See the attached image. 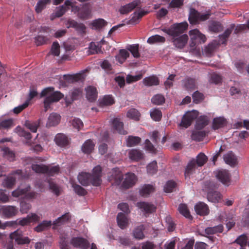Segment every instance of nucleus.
Here are the masks:
<instances>
[{
	"label": "nucleus",
	"instance_id": "1",
	"mask_svg": "<svg viewBox=\"0 0 249 249\" xmlns=\"http://www.w3.org/2000/svg\"><path fill=\"white\" fill-rule=\"evenodd\" d=\"M188 26L187 22H182L174 24L170 28L163 31L173 37L172 42L177 48H182L187 43L188 36L186 34L180 35L187 30Z\"/></svg>",
	"mask_w": 249,
	"mask_h": 249
},
{
	"label": "nucleus",
	"instance_id": "2",
	"mask_svg": "<svg viewBox=\"0 0 249 249\" xmlns=\"http://www.w3.org/2000/svg\"><path fill=\"white\" fill-rule=\"evenodd\" d=\"M54 88L48 87L43 89L40 93V97H43L49 93L53 92L49 96L45 98L44 101V107L45 111H47L50 107L52 103L58 102L60 99L63 98V94L60 91H53Z\"/></svg>",
	"mask_w": 249,
	"mask_h": 249
},
{
	"label": "nucleus",
	"instance_id": "3",
	"mask_svg": "<svg viewBox=\"0 0 249 249\" xmlns=\"http://www.w3.org/2000/svg\"><path fill=\"white\" fill-rule=\"evenodd\" d=\"M198 115V111L195 110L187 112L182 117L180 126L185 128L188 127L197 118Z\"/></svg>",
	"mask_w": 249,
	"mask_h": 249
},
{
	"label": "nucleus",
	"instance_id": "4",
	"mask_svg": "<svg viewBox=\"0 0 249 249\" xmlns=\"http://www.w3.org/2000/svg\"><path fill=\"white\" fill-rule=\"evenodd\" d=\"M10 238L18 245L28 244L30 242V239L28 237L24 236L22 231L20 229L12 232L10 234Z\"/></svg>",
	"mask_w": 249,
	"mask_h": 249
},
{
	"label": "nucleus",
	"instance_id": "5",
	"mask_svg": "<svg viewBox=\"0 0 249 249\" xmlns=\"http://www.w3.org/2000/svg\"><path fill=\"white\" fill-rule=\"evenodd\" d=\"M191 39L192 40L191 46L196 45V44L204 43L206 41V37L197 29H194L189 32Z\"/></svg>",
	"mask_w": 249,
	"mask_h": 249
},
{
	"label": "nucleus",
	"instance_id": "6",
	"mask_svg": "<svg viewBox=\"0 0 249 249\" xmlns=\"http://www.w3.org/2000/svg\"><path fill=\"white\" fill-rule=\"evenodd\" d=\"M123 175L119 168H113L111 171V175L109 177L108 180L111 182L112 185H120L123 180Z\"/></svg>",
	"mask_w": 249,
	"mask_h": 249
},
{
	"label": "nucleus",
	"instance_id": "7",
	"mask_svg": "<svg viewBox=\"0 0 249 249\" xmlns=\"http://www.w3.org/2000/svg\"><path fill=\"white\" fill-rule=\"evenodd\" d=\"M136 206L144 213L146 217L147 215L155 212L156 210V207L154 204L144 201L138 202Z\"/></svg>",
	"mask_w": 249,
	"mask_h": 249
},
{
	"label": "nucleus",
	"instance_id": "8",
	"mask_svg": "<svg viewBox=\"0 0 249 249\" xmlns=\"http://www.w3.org/2000/svg\"><path fill=\"white\" fill-rule=\"evenodd\" d=\"M1 215L7 218L15 216L18 212V208L14 206L5 205L1 206Z\"/></svg>",
	"mask_w": 249,
	"mask_h": 249
},
{
	"label": "nucleus",
	"instance_id": "9",
	"mask_svg": "<svg viewBox=\"0 0 249 249\" xmlns=\"http://www.w3.org/2000/svg\"><path fill=\"white\" fill-rule=\"evenodd\" d=\"M70 243L74 247L81 249H88L90 245L87 239L80 237L72 238Z\"/></svg>",
	"mask_w": 249,
	"mask_h": 249
},
{
	"label": "nucleus",
	"instance_id": "10",
	"mask_svg": "<svg viewBox=\"0 0 249 249\" xmlns=\"http://www.w3.org/2000/svg\"><path fill=\"white\" fill-rule=\"evenodd\" d=\"M30 188H25L24 189H20V188H17V189L13 191L12 195L14 197H19L22 195H25L27 198H33L36 196V194L34 192H29L28 189Z\"/></svg>",
	"mask_w": 249,
	"mask_h": 249
},
{
	"label": "nucleus",
	"instance_id": "11",
	"mask_svg": "<svg viewBox=\"0 0 249 249\" xmlns=\"http://www.w3.org/2000/svg\"><path fill=\"white\" fill-rule=\"evenodd\" d=\"M102 171V167L100 165H97L93 169L91 174L93 186H98L101 185Z\"/></svg>",
	"mask_w": 249,
	"mask_h": 249
},
{
	"label": "nucleus",
	"instance_id": "12",
	"mask_svg": "<svg viewBox=\"0 0 249 249\" xmlns=\"http://www.w3.org/2000/svg\"><path fill=\"white\" fill-rule=\"evenodd\" d=\"M218 180L224 185L229 186L231 182V175L229 172L226 170H221L217 172L216 175Z\"/></svg>",
	"mask_w": 249,
	"mask_h": 249
},
{
	"label": "nucleus",
	"instance_id": "13",
	"mask_svg": "<svg viewBox=\"0 0 249 249\" xmlns=\"http://www.w3.org/2000/svg\"><path fill=\"white\" fill-rule=\"evenodd\" d=\"M71 215L70 213H66L58 217L53 223V228L56 229L58 227L66 224L71 222Z\"/></svg>",
	"mask_w": 249,
	"mask_h": 249
},
{
	"label": "nucleus",
	"instance_id": "14",
	"mask_svg": "<svg viewBox=\"0 0 249 249\" xmlns=\"http://www.w3.org/2000/svg\"><path fill=\"white\" fill-rule=\"evenodd\" d=\"M141 1L140 0H135L132 2L122 6L119 9V12L121 14H127L131 12L135 8L140 6Z\"/></svg>",
	"mask_w": 249,
	"mask_h": 249
},
{
	"label": "nucleus",
	"instance_id": "15",
	"mask_svg": "<svg viewBox=\"0 0 249 249\" xmlns=\"http://www.w3.org/2000/svg\"><path fill=\"white\" fill-rule=\"evenodd\" d=\"M22 174L21 170H17L13 172V173L9 176L5 178L2 181V185L3 187H12L14 186L16 182V178L14 177V175L17 174L20 175Z\"/></svg>",
	"mask_w": 249,
	"mask_h": 249
},
{
	"label": "nucleus",
	"instance_id": "16",
	"mask_svg": "<svg viewBox=\"0 0 249 249\" xmlns=\"http://www.w3.org/2000/svg\"><path fill=\"white\" fill-rule=\"evenodd\" d=\"M207 193V199L212 202L216 203L222 198L221 194L215 190L214 188H209Z\"/></svg>",
	"mask_w": 249,
	"mask_h": 249
},
{
	"label": "nucleus",
	"instance_id": "17",
	"mask_svg": "<svg viewBox=\"0 0 249 249\" xmlns=\"http://www.w3.org/2000/svg\"><path fill=\"white\" fill-rule=\"evenodd\" d=\"M79 182L84 186L92 185L91 174L89 173L82 172L78 176Z\"/></svg>",
	"mask_w": 249,
	"mask_h": 249
},
{
	"label": "nucleus",
	"instance_id": "18",
	"mask_svg": "<svg viewBox=\"0 0 249 249\" xmlns=\"http://www.w3.org/2000/svg\"><path fill=\"white\" fill-rule=\"evenodd\" d=\"M137 181V177L134 173H127L121 187H132L135 184Z\"/></svg>",
	"mask_w": 249,
	"mask_h": 249
},
{
	"label": "nucleus",
	"instance_id": "19",
	"mask_svg": "<svg viewBox=\"0 0 249 249\" xmlns=\"http://www.w3.org/2000/svg\"><path fill=\"white\" fill-rule=\"evenodd\" d=\"M61 116L56 113L50 114L46 123V127H50L58 125L60 121Z\"/></svg>",
	"mask_w": 249,
	"mask_h": 249
},
{
	"label": "nucleus",
	"instance_id": "20",
	"mask_svg": "<svg viewBox=\"0 0 249 249\" xmlns=\"http://www.w3.org/2000/svg\"><path fill=\"white\" fill-rule=\"evenodd\" d=\"M195 210L197 214L206 215L209 213L208 205L203 202H199L195 206Z\"/></svg>",
	"mask_w": 249,
	"mask_h": 249
},
{
	"label": "nucleus",
	"instance_id": "21",
	"mask_svg": "<svg viewBox=\"0 0 249 249\" xmlns=\"http://www.w3.org/2000/svg\"><path fill=\"white\" fill-rule=\"evenodd\" d=\"M86 97L90 102H94L97 98V91L95 87L89 86L86 89Z\"/></svg>",
	"mask_w": 249,
	"mask_h": 249
},
{
	"label": "nucleus",
	"instance_id": "22",
	"mask_svg": "<svg viewBox=\"0 0 249 249\" xmlns=\"http://www.w3.org/2000/svg\"><path fill=\"white\" fill-rule=\"evenodd\" d=\"M91 14V9L88 3L84 4L83 6L80 8V10L77 16L79 18L82 19H88L89 18Z\"/></svg>",
	"mask_w": 249,
	"mask_h": 249
},
{
	"label": "nucleus",
	"instance_id": "23",
	"mask_svg": "<svg viewBox=\"0 0 249 249\" xmlns=\"http://www.w3.org/2000/svg\"><path fill=\"white\" fill-rule=\"evenodd\" d=\"M227 121L223 117H217L213 118L212 123V128L216 130L225 126Z\"/></svg>",
	"mask_w": 249,
	"mask_h": 249
},
{
	"label": "nucleus",
	"instance_id": "24",
	"mask_svg": "<svg viewBox=\"0 0 249 249\" xmlns=\"http://www.w3.org/2000/svg\"><path fill=\"white\" fill-rule=\"evenodd\" d=\"M113 128L120 134L126 135L127 132L124 129V124L117 118H114L112 122Z\"/></svg>",
	"mask_w": 249,
	"mask_h": 249
},
{
	"label": "nucleus",
	"instance_id": "25",
	"mask_svg": "<svg viewBox=\"0 0 249 249\" xmlns=\"http://www.w3.org/2000/svg\"><path fill=\"white\" fill-rule=\"evenodd\" d=\"M209 122L208 116L206 115H202L198 117L196 121L195 125L196 129L197 130H201L207 126Z\"/></svg>",
	"mask_w": 249,
	"mask_h": 249
},
{
	"label": "nucleus",
	"instance_id": "26",
	"mask_svg": "<svg viewBox=\"0 0 249 249\" xmlns=\"http://www.w3.org/2000/svg\"><path fill=\"white\" fill-rule=\"evenodd\" d=\"M225 162L231 166H234L237 162V159L234 154L230 151L223 156Z\"/></svg>",
	"mask_w": 249,
	"mask_h": 249
},
{
	"label": "nucleus",
	"instance_id": "27",
	"mask_svg": "<svg viewBox=\"0 0 249 249\" xmlns=\"http://www.w3.org/2000/svg\"><path fill=\"white\" fill-rule=\"evenodd\" d=\"M56 144L60 147H65L69 144V140L67 137L63 134H57L54 138Z\"/></svg>",
	"mask_w": 249,
	"mask_h": 249
},
{
	"label": "nucleus",
	"instance_id": "28",
	"mask_svg": "<svg viewBox=\"0 0 249 249\" xmlns=\"http://www.w3.org/2000/svg\"><path fill=\"white\" fill-rule=\"evenodd\" d=\"M71 5V1L70 0H66L64 5L58 8L55 12V16L58 18L62 17L70 9V6Z\"/></svg>",
	"mask_w": 249,
	"mask_h": 249
},
{
	"label": "nucleus",
	"instance_id": "29",
	"mask_svg": "<svg viewBox=\"0 0 249 249\" xmlns=\"http://www.w3.org/2000/svg\"><path fill=\"white\" fill-rule=\"evenodd\" d=\"M196 168V160L192 159L188 163L185 170L184 176L185 178H190V175H192L195 171Z\"/></svg>",
	"mask_w": 249,
	"mask_h": 249
},
{
	"label": "nucleus",
	"instance_id": "30",
	"mask_svg": "<svg viewBox=\"0 0 249 249\" xmlns=\"http://www.w3.org/2000/svg\"><path fill=\"white\" fill-rule=\"evenodd\" d=\"M117 222L118 226L122 229H124L128 225V219L123 213H119L117 216Z\"/></svg>",
	"mask_w": 249,
	"mask_h": 249
},
{
	"label": "nucleus",
	"instance_id": "31",
	"mask_svg": "<svg viewBox=\"0 0 249 249\" xmlns=\"http://www.w3.org/2000/svg\"><path fill=\"white\" fill-rule=\"evenodd\" d=\"M51 38L50 34L49 36L40 34L35 37V42L37 46H41L50 43Z\"/></svg>",
	"mask_w": 249,
	"mask_h": 249
},
{
	"label": "nucleus",
	"instance_id": "32",
	"mask_svg": "<svg viewBox=\"0 0 249 249\" xmlns=\"http://www.w3.org/2000/svg\"><path fill=\"white\" fill-rule=\"evenodd\" d=\"M206 136L204 130H197L193 131L191 135V139L196 142H200L203 140Z\"/></svg>",
	"mask_w": 249,
	"mask_h": 249
},
{
	"label": "nucleus",
	"instance_id": "33",
	"mask_svg": "<svg viewBox=\"0 0 249 249\" xmlns=\"http://www.w3.org/2000/svg\"><path fill=\"white\" fill-rule=\"evenodd\" d=\"M95 144L93 142L90 140H87L82 146V151L85 154H90L93 150Z\"/></svg>",
	"mask_w": 249,
	"mask_h": 249
},
{
	"label": "nucleus",
	"instance_id": "34",
	"mask_svg": "<svg viewBox=\"0 0 249 249\" xmlns=\"http://www.w3.org/2000/svg\"><path fill=\"white\" fill-rule=\"evenodd\" d=\"M144 230V226L142 224H141L135 228L133 232L134 238L138 240L143 239L145 237L143 233V231Z\"/></svg>",
	"mask_w": 249,
	"mask_h": 249
},
{
	"label": "nucleus",
	"instance_id": "35",
	"mask_svg": "<svg viewBox=\"0 0 249 249\" xmlns=\"http://www.w3.org/2000/svg\"><path fill=\"white\" fill-rule=\"evenodd\" d=\"M223 231V226L219 224L213 227H208L205 230V233L207 235L214 234L217 233H221Z\"/></svg>",
	"mask_w": 249,
	"mask_h": 249
},
{
	"label": "nucleus",
	"instance_id": "36",
	"mask_svg": "<svg viewBox=\"0 0 249 249\" xmlns=\"http://www.w3.org/2000/svg\"><path fill=\"white\" fill-rule=\"evenodd\" d=\"M200 13L194 8L190 9L189 20L191 24H196L199 21Z\"/></svg>",
	"mask_w": 249,
	"mask_h": 249
},
{
	"label": "nucleus",
	"instance_id": "37",
	"mask_svg": "<svg viewBox=\"0 0 249 249\" xmlns=\"http://www.w3.org/2000/svg\"><path fill=\"white\" fill-rule=\"evenodd\" d=\"M59 245L60 249H69V235L66 233H61Z\"/></svg>",
	"mask_w": 249,
	"mask_h": 249
},
{
	"label": "nucleus",
	"instance_id": "38",
	"mask_svg": "<svg viewBox=\"0 0 249 249\" xmlns=\"http://www.w3.org/2000/svg\"><path fill=\"white\" fill-rule=\"evenodd\" d=\"M141 142L139 137L129 136L126 139V144L128 147H133L137 145Z\"/></svg>",
	"mask_w": 249,
	"mask_h": 249
},
{
	"label": "nucleus",
	"instance_id": "39",
	"mask_svg": "<svg viewBox=\"0 0 249 249\" xmlns=\"http://www.w3.org/2000/svg\"><path fill=\"white\" fill-rule=\"evenodd\" d=\"M114 103V100L113 97L110 95H105L103 98L99 100V105L100 107L111 106Z\"/></svg>",
	"mask_w": 249,
	"mask_h": 249
},
{
	"label": "nucleus",
	"instance_id": "40",
	"mask_svg": "<svg viewBox=\"0 0 249 249\" xmlns=\"http://www.w3.org/2000/svg\"><path fill=\"white\" fill-rule=\"evenodd\" d=\"M143 84L146 86H157L159 84V80L155 76L145 77L143 79Z\"/></svg>",
	"mask_w": 249,
	"mask_h": 249
},
{
	"label": "nucleus",
	"instance_id": "41",
	"mask_svg": "<svg viewBox=\"0 0 249 249\" xmlns=\"http://www.w3.org/2000/svg\"><path fill=\"white\" fill-rule=\"evenodd\" d=\"M53 223L51 221L44 220L34 228V230L37 232H41L46 230L50 228Z\"/></svg>",
	"mask_w": 249,
	"mask_h": 249
},
{
	"label": "nucleus",
	"instance_id": "42",
	"mask_svg": "<svg viewBox=\"0 0 249 249\" xmlns=\"http://www.w3.org/2000/svg\"><path fill=\"white\" fill-rule=\"evenodd\" d=\"M129 156L131 160L138 161L143 158V155L139 150L132 149L129 152Z\"/></svg>",
	"mask_w": 249,
	"mask_h": 249
},
{
	"label": "nucleus",
	"instance_id": "43",
	"mask_svg": "<svg viewBox=\"0 0 249 249\" xmlns=\"http://www.w3.org/2000/svg\"><path fill=\"white\" fill-rule=\"evenodd\" d=\"M147 11H141L139 12H134L133 17L129 20V22L131 24H136L138 22V21L143 16L148 14Z\"/></svg>",
	"mask_w": 249,
	"mask_h": 249
},
{
	"label": "nucleus",
	"instance_id": "44",
	"mask_svg": "<svg viewBox=\"0 0 249 249\" xmlns=\"http://www.w3.org/2000/svg\"><path fill=\"white\" fill-rule=\"evenodd\" d=\"M24 125L32 132L36 133L39 126V122L38 121L31 122L26 120L25 121Z\"/></svg>",
	"mask_w": 249,
	"mask_h": 249
},
{
	"label": "nucleus",
	"instance_id": "45",
	"mask_svg": "<svg viewBox=\"0 0 249 249\" xmlns=\"http://www.w3.org/2000/svg\"><path fill=\"white\" fill-rule=\"evenodd\" d=\"M129 56V53L124 49L120 50L119 53L116 56V59L120 63L123 64Z\"/></svg>",
	"mask_w": 249,
	"mask_h": 249
},
{
	"label": "nucleus",
	"instance_id": "46",
	"mask_svg": "<svg viewBox=\"0 0 249 249\" xmlns=\"http://www.w3.org/2000/svg\"><path fill=\"white\" fill-rule=\"evenodd\" d=\"M107 24V22L103 18H98L93 21L91 23L92 28L99 30L104 27Z\"/></svg>",
	"mask_w": 249,
	"mask_h": 249
},
{
	"label": "nucleus",
	"instance_id": "47",
	"mask_svg": "<svg viewBox=\"0 0 249 249\" xmlns=\"http://www.w3.org/2000/svg\"><path fill=\"white\" fill-rule=\"evenodd\" d=\"M51 0H39L35 7V11L37 13H41L44 9L47 4L51 3Z\"/></svg>",
	"mask_w": 249,
	"mask_h": 249
},
{
	"label": "nucleus",
	"instance_id": "48",
	"mask_svg": "<svg viewBox=\"0 0 249 249\" xmlns=\"http://www.w3.org/2000/svg\"><path fill=\"white\" fill-rule=\"evenodd\" d=\"M165 41L164 37L159 35H156L149 37L147 40L149 44H152L156 43H163Z\"/></svg>",
	"mask_w": 249,
	"mask_h": 249
},
{
	"label": "nucleus",
	"instance_id": "49",
	"mask_svg": "<svg viewBox=\"0 0 249 249\" xmlns=\"http://www.w3.org/2000/svg\"><path fill=\"white\" fill-rule=\"evenodd\" d=\"M222 28L221 24L218 21H212L209 25V29L210 31L214 33H218Z\"/></svg>",
	"mask_w": 249,
	"mask_h": 249
},
{
	"label": "nucleus",
	"instance_id": "50",
	"mask_svg": "<svg viewBox=\"0 0 249 249\" xmlns=\"http://www.w3.org/2000/svg\"><path fill=\"white\" fill-rule=\"evenodd\" d=\"M183 83L187 90H194L196 88V80L194 78H186L183 81Z\"/></svg>",
	"mask_w": 249,
	"mask_h": 249
},
{
	"label": "nucleus",
	"instance_id": "51",
	"mask_svg": "<svg viewBox=\"0 0 249 249\" xmlns=\"http://www.w3.org/2000/svg\"><path fill=\"white\" fill-rule=\"evenodd\" d=\"M127 49L130 52L134 57L136 58L140 57V54L139 52V45L138 44L130 45L127 47Z\"/></svg>",
	"mask_w": 249,
	"mask_h": 249
},
{
	"label": "nucleus",
	"instance_id": "52",
	"mask_svg": "<svg viewBox=\"0 0 249 249\" xmlns=\"http://www.w3.org/2000/svg\"><path fill=\"white\" fill-rule=\"evenodd\" d=\"M101 46L99 45H96L94 42L90 43L89 49L90 52V54H98L100 53H102L103 52L101 50Z\"/></svg>",
	"mask_w": 249,
	"mask_h": 249
},
{
	"label": "nucleus",
	"instance_id": "53",
	"mask_svg": "<svg viewBox=\"0 0 249 249\" xmlns=\"http://www.w3.org/2000/svg\"><path fill=\"white\" fill-rule=\"evenodd\" d=\"M208 160L207 157L203 153H199L196 157V164L199 167L202 166Z\"/></svg>",
	"mask_w": 249,
	"mask_h": 249
},
{
	"label": "nucleus",
	"instance_id": "54",
	"mask_svg": "<svg viewBox=\"0 0 249 249\" xmlns=\"http://www.w3.org/2000/svg\"><path fill=\"white\" fill-rule=\"evenodd\" d=\"M126 116L128 118L138 121L140 117V113L135 108H131L127 112Z\"/></svg>",
	"mask_w": 249,
	"mask_h": 249
},
{
	"label": "nucleus",
	"instance_id": "55",
	"mask_svg": "<svg viewBox=\"0 0 249 249\" xmlns=\"http://www.w3.org/2000/svg\"><path fill=\"white\" fill-rule=\"evenodd\" d=\"M165 98L161 94H156L154 95L151 99L152 103L156 105H162L165 102Z\"/></svg>",
	"mask_w": 249,
	"mask_h": 249
},
{
	"label": "nucleus",
	"instance_id": "56",
	"mask_svg": "<svg viewBox=\"0 0 249 249\" xmlns=\"http://www.w3.org/2000/svg\"><path fill=\"white\" fill-rule=\"evenodd\" d=\"M150 116L155 121H159L162 116L161 111L158 108H154L150 111Z\"/></svg>",
	"mask_w": 249,
	"mask_h": 249
},
{
	"label": "nucleus",
	"instance_id": "57",
	"mask_svg": "<svg viewBox=\"0 0 249 249\" xmlns=\"http://www.w3.org/2000/svg\"><path fill=\"white\" fill-rule=\"evenodd\" d=\"M179 212L186 218H189L191 216L187 205L185 204H180L178 208Z\"/></svg>",
	"mask_w": 249,
	"mask_h": 249
},
{
	"label": "nucleus",
	"instance_id": "58",
	"mask_svg": "<svg viewBox=\"0 0 249 249\" xmlns=\"http://www.w3.org/2000/svg\"><path fill=\"white\" fill-rule=\"evenodd\" d=\"M16 131L18 133L20 136L24 137L27 140H29L32 138L31 134L24 130L20 126H18L16 128Z\"/></svg>",
	"mask_w": 249,
	"mask_h": 249
},
{
	"label": "nucleus",
	"instance_id": "59",
	"mask_svg": "<svg viewBox=\"0 0 249 249\" xmlns=\"http://www.w3.org/2000/svg\"><path fill=\"white\" fill-rule=\"evenodd\" d=\"M32 169L37 173L45 174V172L47 171V166L43 164H33Z\"/></svg>",
	"mask_w": 249,
	"mask_h": 249
},
{
	"label": "nucleus",
	"instance_id": "60",
	"mask_svg": "<svg viewBox=\"0 0 249 249\" xmlns=\"http://www.w3.org/2000/svg\"><path fill=\"white\" fill-rule=\"evenodd\" d=\"M47 171L45 172L47 175L49 176H53L59 174L60 172V168L58 165L54 166H47Z\"/></svg>",
	"mask_w": 249,
	"mask_h": 249
},
{
	"label": "nucleus",
	"instance_id": "61",
	"mask_svg": "<svg viewBox=\"0 0 249 249\" xmlns=\"http://www.w3.org/2000/svg\"><path fill=\"white\" fill-rule=\"evenodd\" d=\"M158 170V166L157 161L154 160L150 163L147 166V173L150 175H153L157 173Z\"/></svg>",
	"mask_w": 249,
	"mask_h": 249
},
{
	"label": "nucleus",
	"instance_id": "62",
	"mask_svg": "<svg viewBox=\"0 0 249 249\" xmlns=\"http://www.w3.org/2000/svg\"><path fill=\"white\" fill-rule=\"evenodd\" d=\"M50 54H52L54 56H58L60 54V46L57 41H54L53 42L51 51L49 53Z\"/></svg>",
	"mask_w": 249,
	"mask_h": 249
},
{
	"label": "nucleus",
	"instance_id": "63",
	"mask_svg": "<svg viewBox=\"0 0 249 249\" xmlns=\"http://www.w3.org/2000/svg\"><path fill=\"white\" fill-rule=\"evenodd\" d=\"M142 77V73L137 74L135 76L128 74L126 77V82L127 84H131L133 82H137L141 80Z\"/></svg>",
	"mask_w": 249,
	"mask_h": 249
},
{
	"label": "nucleus",
	"instance_id": "64",
	"mask_svg": "<svg viewBox=\"0 0 249 249\" xmlns=\"http://www.w3.org/2000/svg\"><path fill=\"white\" fill-rule=\"evenodd\" d=\"M184 0H172L168 5L169 8H180L184 3Z\"/></svg>",
	"mask_w": 249,
	"mask_h": 249
}]
</instances>
